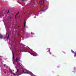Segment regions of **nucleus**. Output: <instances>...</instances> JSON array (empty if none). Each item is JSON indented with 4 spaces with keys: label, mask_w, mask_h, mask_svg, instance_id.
Masks as SVG:
<instances>
[{
    "label": "nucleus",
    "mask_w": 76,
    "mask_h": 76,
    "mask_svg": "<svg viewBox=\"0 0 76 76\" xmlns=\"http://www.w3.org/2000/svg\"><path fill=\"white\" fill-rule=\"evenodd\" d=\"M40 4L41 5H44V1H42V0H41V1L40 2Z\"/></svg>",
    "instance_id": "1"
},
{
    "label": "nucleus",
    "mask_w": 76,
    "mask_h": 76,
    "mask_svg": "<svg viewBox=\"0 0 76 76\" xmlns=\"http://www.w3.org/2000/svg\"><path fill=\"white\" fill-rule=\"evenodd\" d=\"M18 60H19V61H22L19 60V58L18 57L16 58L15 59V61H16V62H18Z\"/></svg>",
    "instance_id": "2"
},
{
    "label": "nucleus",
    "mask_w": 76,
    "mask_h": 76,
    "mask_svg": "<svg viewBox=\"0 0 76 76\" xmlns=\"http://www.w3.org/2000/svg\"><path fill=\"white\" fill-rule=\"evenodd\" d=\"M22 73H24V74H27V73H28V72H24L23 70L22 71Z\"/></svg>",
    "instance_id": "3"
},
{
    "label": "nucleus",
    "mask_w": 76,
    "mask_h": 76,
    "mask_svg": "<svg viewBox=\"0 0 76 76\" xmlns=\"http://www.w3.org/2000/svg\"><path fill=\"white\" fill-rule=\"evenodd\" d=\"M3 38V36L1 34H0V38L1 39H2Z\"/></svg>",
    "instance_id": "4"
},
{
    "label": "nucleus",
    "mask_w": 76,
    "mask_h": 76,
    "mask_svg": "<svg viewBox=\"0 0 76 76\" xmlns=\"http://www.w3.org/2000/svg\"><path fill=\"white\" fill-rule=\"evenodd\" d=\"M31 55H32V56H37V55L34 53H32Z\"/></svg>",
    "instance_id": "5"
},
{
    "label": "nucleus",
    "mask_w": 76,
    "mask_h": 76,
    "mask_svg": "<svg viewBox=\"0 0 76 76\" xmlns=\"http://www.w3.org/2000/svg\"><path fill=\"white\" fill-rule=\"evenodd\" d=\"M24 27H26V22L25 21H24Z\"/></svg>",
    "instance_id": "6"
},
{
    "label": "nucleus",
    "mask_w": 76,
    "mask_h": 76,
    "mask_svg": "<svg viewBox=\"0 0 76 76\" xmlns=\"http://www.w3.org/2000/svg\"><path fill=\"white\" fill-rule=\"evenodd\" d=\"M12 56L13 58H15V56L14 55V53H12Z\"/></svg>",
    "instance_id": "7"
},
{
    "label": "nucleus",
    "mask_w": 76,
    "mask_h": 76,
    "mask_svg": "<svg viewBox=\"0 0 76 76\" xmlns=\"http://www.w3.org/2000/svg\"><path fill=\"white\" fill-rule=\"evenodd\" d=\"M15 68H16V69L17 70V71L16 72V73H18V72L19 71V69H18V68H17V67H15Z\"/></svg>",
    "instance_id": "8"
},
{
    "label": "nucleus",
    "mask_w": 76,
    "mask_h": 76,
    "mask_svg": "<svg viewBox=\"0 0 76 76\" xmlns=\"http://www.w3.org/2000/svg\"><path fill=\"white\" fill-rule=\"evenodd\" d=\"M9 38V34H8V37H7V39H8Z\"/></svg>",
    "instance_id": "9"
},
{
    "label": "nucleus",
    "mask_w": 76,
    "mask_h": 76,
    "mask_svg": "<svg viewBox=\"0 0 76 76\" xmlns=\"http://www.w3.org/2000/svg\"><path fill=\"white\" fill-rule=\"evenodd\" d=\"M19 11L18 12V13L16 14V15H18L19 14Z\"/></svg>",
    "instance_id": "10"
},
{
    "label": "nucleus",
    "mask_w": 76,
    "mask_h": 76,
    "mask_svg": "<svg viewBox=\"0 0 76 76\" xmlns=\"http://www.w3.org/2000/svg\"><path fill=\"white\" fill-rule=\"evenodd\" d=\"M71 51L72 53H74V51H73V50H71Z\"/></svg>",
    "instance_id": "11"
},
{
    "label": "nucleus",
    "mask_w": 76,
    "mask_h": 76,
    "mask_svg": "<svg viewBox=\"0 0 76 76\" xmlns=\"http://www.w3.org/2000/svg\"><path fill=\"white\" fill-rule=\"evenodd\" d=\"M6 64H4V67H5L6 66Z\"/></svg>",
    "instance_id": "12"
},
{
    "label": "nucleus",
    "mask_w": 76,
    "mask_h": 76,
    "mask_svg": "<svg viewBox=\"0 0 76 76\" xmlns=\"http://www.w3.org/2000/svg\"><path fill=\"white\" fill-rule=\"evenodd\" d=\"M13 75H14V76H16V74L15 73H13Z\"/></svg>",
    "instance_id": "13"
},
{
    "label": "nucleus",
    "mask_w": 76,
    "mask_h": 76,
    "mask_svg": "<svg viewBox=\"0 0 76 76\" xmlns=\"http://www.w3.org/2000/svg\"><path fill=\"white\" fill-rule=\"evenodd\" d=\"M22 1H25L24 0H21Z\"/></svg>",
    "instance_id": "14"
},
{
    "label": "nucleus",
    "mask_w": 76,
    "mask_h": 76,
    "mask_svg": "<svg viewBox=\"0 0 76 76\" xmlns=\"http://www.w3.org/2000/svg\"><path fill=\"white\" fill-rule=\"evenodd\" d=\"M33 3H35V1H34V0L33 1Z\"/></svg>",
    "instance_id": "15"
},
{
    "label": "nucleus",
    "mask_w": 76,
    "mask_h": 76,
    "mask_svg": "<svg viewBox=\"0 0 76 76\" xmlns=\"http://www.w3.org/2000/svg\"><path fill=\"white\" fill-rule=\"evenodd\" d=\"M9 10H8V13H9Z\"/></svg>",
    "instance_id": "16"
},
{
    "label": "nucleus",
    "mask_w": 76,
    "mask_h": 76,
    "mask_svg": "<svg viewBox=\"0 0 76 76\" xmlns=\"http://www.w3.org/2000/svg\"><path fill=\"white\" fill-rule=\"evenodd\" d=\"M19 75H17V76H19Z\"/></svg>",
    "instance_id": "17"
},
{
    "label": "nucleus",
    "mask_w": 76,
    "mask_h": 76,
    "mask_svg": "<svg viewBox=\"0 0 76 76\" xmlns=\"http://www.w3.org/2000/svg\"><path fill=\"white\" fill-rule=\"evenodd\" d=\"M10 18L11 19V18L10 17Z\"/></svg>",
    "instance_id": "18"
},
{
    "label": "nucleus",
    "mask_w": 76,
    "mask_h": 76,
    "mask_svg": "<svg viewBox=\"0 0 76 76\" xmlns=\"http://www.w3.org/2000/svg\"><path fill=\"white\" fill-rule=\"evenodd\" d=\"M16 16L15 15V17L16 18Z\"/></svg>",
    "instance_id": "19"
},
{
    "label": "nucleus",
    "mask_w": 76,
    "mask_h": 76,
    "mask_svg": "<svg viewBox=\"0 0 76 76\" xmlns=\"http://www.w3.org/2000/svg\"><path fill=\"white\" fill-rule=\"evenodd\" d=\"M12 71H11V72H11V73H12Z\"/></svg>",
    "instance_id": "20"
},
{
    "label": "nucleus",
    "mask_w": 76,
    "mask_h": 76,
    "mask_svg": "<svg viewBox=\"0 0 76 76\" xmlns=\"http://www.w3.org/2000/svg\"><path fill=\"white\" fill-rule=\"evenodd\" d=\"M20 34H18V35H19Z\"/></svg>",
    "instance_id": "21"
}]
</instances>
